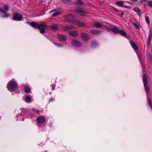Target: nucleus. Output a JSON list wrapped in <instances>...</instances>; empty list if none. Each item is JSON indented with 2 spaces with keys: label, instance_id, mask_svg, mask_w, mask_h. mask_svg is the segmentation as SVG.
Returning a JSON list of instances; mask_svg holds the SVG:
<instances>
[{
  "label": "nucleus",
  "instance_id": "f257e3e1",
  "mask_svg": "<svg viewBox=\"0 0 152 152\" xmlns=\"http://www.w3.org/2000/svg\"><path fill=\"white\" fill-rule=\"evenodd\" d=\"M64 18L68 22L75 24L78 26L81 27L85 25V23H81L78 20H75V16L74 15L69 14L65 15Z\"/></svg>",
  "mask_w": 152,
  "mask_h": 152
},
{
  "label": "nucleus",
  "instance_id": "f03ea898",
  "mask_svg": "<svg viewBox=\"0 0 152 152\" xmlns=\"http://www.w3.org/2000/svg\"><path fill=\"white\" fill-rule=\"evenodd\" d=\"M30 25L35 28L39 29L40 32L42 34H43L45 32V29L47 27V25H46L37 24L34 22H31Z\"/></svg>",
  "mask_w": 152,
  "mask_h": 152
},
{
  "label": "nucleus",
  "instance_id": "7ed1b4c3",
  "mask_svg": "<svg viewBox=\"0 0 152 152\" xmlns=\"http://www.w3.org/2000/svg\"><path fill=\"white\" fill-rule=\"evenodd\" d=\"M7 88L8 90L14 92L18 89V86L16 82L12 79L8 83Z\"/></svg>",
  "mask_w": 152,
  "mask_h": 152
},
{
  "label": "nucleus",
  "instance_id": "20e7f679",
  "mask_svg": "<svg viewBox=\"0 0 152 152\" xmlns=\"http://www.w3.org/2000/svg\"><path fill=\"white\" fill-rule=\"evenodd\" d=\"M22 16L21 15L15 12H14L13 13V16L12 19L15 21H20L22 20Z\"/></svg>",
  "mask_w": 152,
  "mask_h": 152
},
{
  "label": "nucleus",
  "instance_id": "39448f33",
  "mask_svg": "<svg viewBox=\"0 0 152 152\" xmlns=\"http://www.w3.org/2000/svg\"><path fill=\"white\" fill-rule=\"evenodd\" d=\"M73 11L82 16H84L85 15L86 13V11L83 10L81 8L79 7H78L77 8L74 9L73 10Z\"/></svg>",
  "mask_w": 152,
  "mask_h": 152
},
{
  "label": "nucleus",
  "instance_id": "423d86ee",
  "mask_svg": "<svg viewBox=\"0 0 152 152\" xmlns=\"http://www.w3.org/2000/svg\"><path fill=\"white\" fill-rule=\"evenodd\" d=\"M152 38V28H150L149 30V35L147 42V45L148 46L150 45Z\"/></svg>",
  "mask_w": 152,
  "mask_h": 152
},
{
  "label": "nucleus",
  "instance_id": "0eeeda50",
  "mask_svg": "<svg viewBox=\"0 0 152 152\" xmlns=\"http://www.w3.org/2000/svg\"><path fill=\"white\" fill-rule=\"evenodd\" d=\"M71 43L72 45L76 47H80L82 46L81 42L77 40H73L71 42Z\"/></svg>",
  "mask_w": 152,
  "mask_h": 152
},
{
  "label": "nucleus",
  "instance_id": "6e6552de",
  "mask_svg": "<svg viewBox=\"0 0 152 152\" xmlns=\"http://www.w3.org/2000/svg\"><path fill=\"white\" fill-rule=\"evenodd\" d=\"M0 12H2L3 15L1 16V17L3 18H7L9 16V14L4 10L3 8L0 7Z\"/></svg>",
  "mask_w": 152,
  "mask_h": 152
},
{
  "label": "nucleus",
  "instance_id": "1a4fd4ad",
  "mask_svg": "<svg viewBox=\"0 0 152 152\" xmlns=\"http://www.w3.org/2000/svg\"><path fill=\"white\" fill-rule=\"evenodd\" d=\"M81 38L84 41H87L90 38V36L86 33H82L81 34Z\"/></svg>",
  "mask_w": 152,
  "mask_h": 152
},
{
  "label": "nucleus",
  "instance_id": "9d476101",
  "mask_svg": "<svg viewBox=\"0 0 152 152\" xmlns=\"http://www.w3.org/2000/svg\"><path fill=\"white\" fill-rule=\"evenodd\" d=\"M74 28V27L72 25L69 26H63L62 27V29L66 31H69L70 30L73 29Z\"/></svg>",
  "mask_w": 152,
  "mask_h": 152
},
{
  "label": "nucleus",
  "instance_id": "9b49d317",
  "mask_svg": "<svg viewBox=\"0 0 152 152\" xmlns=\"http://www.w3.org/2000/svg\"><path fill=\"white\" fill-rule=\"evenodd\" d=\"M58 39L61 41H64L66 40V36L62 34H58Z\"/></svg>",
  "mask_w": 152,
  "mask_h": 152
},
{
  "label": "nucleus",
  "instance_id": "f8f14e48",
  "mask_svg": "<svg viewBox=\"0 0 152 152\" xmlns=\"http://www.w3.org/2000/svg\"><path fill=\"white\" fill-rule=\"evenodd\" d=\"M142 81L144 86L147 85L148 82V78L147 75L144 74L142 77Z\"/></svg>",
  "mask_w": 152,
  "mask_h": 152
},
{
  "label": "nucleus",
  "instance_id": "ddd939ff",
  "mask_svg": "<svg viewBox=\"0 0 152 152\" xmlns=\"http://www.w3.org/2000/svg\"><path fill=\"white\" fill-rule=\"evenodd\" d=\"M37 121L39 123L41 124L44 121L45 118L43 116H38L37 118Z\"/></svg>",
  "mask_w": 152,
  "mask_h": 152
},
{
  "label": "nucleus",
  "instance_id": "4468645a",
  "mask_svg": "<svg viewBox=\"0 0 152 152\" xmlns=\"http://www.w3.org/2000/svg\"><path fill=\"white\" fill-rule=\"evenodd\" d=\"M90 33L93 34H98L101 33V31L100 30H91Z\"/></svg>",
  "mask_w": 152,
  "mask_h": 152
},
{
  "label": "nucleus",
  "instance_id": "2eb2a0df",
  "mask_svg": "<svg viewBox=\"0 0 152 152\" xmlns=\"http://www.w3.org/2000/svg\"><path fill=\"white\" fill-rule=\"evenodd\" d=\"M69 34L70 36L74 37H77L78 36L77 33L75 31L69 32Z\"/></svg>",
  "mask_w": 152,
  "mask_h": 152
},
{
  "label": "nucleus",
  "instance_id": "dca6fc26",
  "mask_svg": "<svg viewBox=\"0 0 152 152\" xmlns=\"http://www.w3.org/2000/svg\"><path fill=\"white\" fill-rule=\"evenodd\" d=\"M130 42L132 45V47H133L134 50H137L138 49V48L136 45L135 43L133 42Z\"/></svg>",
  "mask_w": 152,
  "mask_h": 152
},
{
  "label": "nucleus",
  "instance_id": "f3484780",
  "mask_svg": "<svg viewBox=\"0 0 152 152\" xmlns=\"http://www.w3.org/2000/svg\"><path fill=\"white\" fill-rule=\"evenodd\" d=\"M50 27L53 30L56 31L58 29V25L57 24H53Z\"/></svg>",
  "mask_w": 152,
  "mask_h": 152
},
{
  "label": "nucleus",
  "instance_id": "a211bd4d",
  "mask_svg": "<svg viewBox=\"0 0 152 152\" xmlns=\"http://www.w3.org/2000/svg\"><path fill=\"white\" fill-rule=\"evenodd\" d=\"M134 10L137 12L139 15L140 16L142 15V12L138 8L135 7L134 9Z\"/></svg>",
  "mask_w": 152,
  "mask_h": 152
},
{
  "label": "nucleus",
  "instance_id": "6ab92c4d",
  "mask_svg": "<svg viewBox=\"0 0 152 152\" xmlns=\"http://www.w3.org/2000/svg\"><path fill=\"white\" fill-rule=\"evenodd\" d=\"M145 88V92L147 95H148L149 94V91L150 89L149 87L147 86V85L144 86Z\"/></svg>",
  "mask_w": 152,
  "mask_h": 152
},
{
  "label": "nucleus",
  "instance_id": "aec40b11",
  "mask_svg": "<svg viewBox=\"0 0 152 152\" xmlns=\"http://www.w3.org/2000/svg\"><path fill=\"white\" fill-rule=\"evenodd\" d=\"M94 25L97 28H101L102 26V25L100 23L96 22L94 23Z\"/></svg>",
  "mask_w": 152,
  "mask_h": 152
},
{
  "label": "nucleus",
  "instance_id": "412c9836",
  "mask_svg": "<svg viewBox=\"0 0 152 152\" xmlns=\"http://www.w3.org/2000/svg\"><path fill=\"white\" fill-rule=\"evenodd\" d=\"M112 31L115 34L118 33L120 30L118 29L116 27H113L112 29Z\"/></svg>",
  "mask_w": 152,
  "mask_h": 152
},
{
  "label": "nucleus",
  "instance_id": "4be33fe9",
  "mask_svg": "<svg viewBox=\"0 0 152 152\" xmlns=\"http://www.w3.org/2000/svg\"><path fill=\"white\" fill-rule=\"evenodd\" d=\"M116 4L121 7H124L123 5L124 4V2L122 1H119L116 2Z\"/></svg>",
  "mask_w": 152,
  "mask_h": 152
},
{
  "label": "nucleus",
  "instance_id": "5701e85b",
  "mask_svg": "<svg viewBox=\"0 0 152 152\" xmlns=\"http://www.w3.org/2000/svg\"><path fill=\"white\" fill-rule=\"evenodd\" d=\"M119 33L124 37H126L127 36L126 33L123 30H120Z\"/></svg>",
  "mask_w": 152,
  "mask_h": 152
},
{
  "label": "nucleus",
  "instance_id": "b1692460",
  "mask_svg": "<svg viewBox=\"0 0 152 152\" xmlns=\"http://www.w3.org/2000/svg\"><path fill=\"white\" fill-rule=\"evenodd\" d=\"M77 2H75V4H77L79 5L80 6H82L83 5V3L81 0H76Z\"/></svg>",
  "mask_w": 152,
  "mask_h": 152
},
{
  "label": "nucleus",
  "instance_id": "393cba45",
  "mask_svg": "<svg viewBox=\"0 0 152 152\" xmlns=\"http://www.w3.org/2000/svg\"><path fill=\"white\" fill-rule=\"evenodd\" d=\"M24 90L26 93H29L30 92V88L28 86H25Z\"/></svg>",
  "mask_w": 152,
  "mask_h": 152
},
{
  "label": "nucleus",
  "instance_id": "a878e982",
  "mask_svg": "<svg viewBox=\"0 0 152 152\" xmlns=\"http://www.w3.org/2000/svg\"><path fill=\"white\" fill-rule=\"evenodd\" d=\"M61 14V12L59 11H57L54 12L53 15H52V16H57L60 15Z\"/></svg>",
  "mask_w": 152,
  "mask_h": 152
},
{
  "label": "nucleus",
  "instance_id": "bb28decb",
  "mask_svg": "<svg viewBox=\"0 0 152 152\" xmlns=\"http://www.w3.org/2000/svg\"><path fill=\"white\" fill-rule=\"evenodd\" d=\"M20 110L21 111L20 115L22 116L25 113H26V110L25 108L20 109Z\"/></svg>",
  "mask_w": 152,
  "mask_h": 152
},
{
  "label": "nucleus",
  "instance_id": "cd10ccee",
  "mask_svg": "<svg viewBox=\"0 0 152 152\" xmlns=\"http://www.w3.org/2000/svg\"><path fill=\"white\" fill-rule=\"evenodd\" d=\"M146 4L150 6L151 7H152V1H148L146 2Z\"/></svg>",
  "mask_w": 152,
  "mask_h": 152
},
{
  "label": "nucleus",
  "instance_id": "c85d7f7f",
  "mask_svg": "<svg viewBox=\"0 0 152 152\" xmlns=\"http://www.w3.org/2000/svg\"><path fill=\"white\" fill-rule=\"evenodd\" d=\"M25 100L27 102H29L31 100V98L28 96H26L25 98Z\"/></svg>",
  "mask_w": 152,
  "mask_h": 152
},
{
  "label": "nucleus",
  "instance_id": "c756f323",
  "mask_svg": "<svg viewBox=\"0 0 152 152\" xmlns=\"http://www.w3.org/2000/svg\"><path fill=\"white\" fill-rule=\"evenodd\" d=\"M53 44L58 47H63V44L61 43H58L53 42Z\"/></svg>",
  "mask_w": 152,
  "mask_h": 152
},
{
  "label": "nucleus",
  "instance_id": "7c9ffc66",
  "mask_svg": "<svg viewBox=\"0 0 152 152\" xmlns=\"http://www.w3.org/2000/svg\"><path fill=\"white\" fill-rule=\"evenodd\" d=\"M145 20L147 23L148 24H149L150 23V21L148 17V16H146L145 17Z\"/></svg>",
  "mask_w": 152,
  "mask_h": 152
},
{
  "label": "nucleus",
  "instance_id": "2f4dec72",
  "mask_svg": "<svg viewBox=\"0 0 152 152\" xmlns=\"http://www.w3.org/2000/svg\"><path fill=\"white\" fill-rule=\"evenodd\" d=\"M3 7L4 9L6 10H8L9 9V7L7 5H4Z\"/></svg>",
  "mask_w": 152,
  "mask_h": 152
},
{
  "label": "nucleus",
  "instance_id": "473e14b6",
  "mask_svg": "<svg viewBox=\"0 0 152 152\" xmlns=\"http://www.w3.org/2000/svg\"><path fill=\"white\" fill-rule=\"evenodd\" d=\"M32 110L35 112V113H38L39 112V110L38 109H32Z\"/></svg>",
  "mask_w": 152,
  "mask_h": 152
},
{
  "label": "nucleus",
  "instance_id": "72a5a7b5",
  "mask_svg": "<svg viewBox=\"0 0 152 152\" xmlns=\"http://www.w3.org/2000/svg\"><path fill=\"white\" fill-rule=\"evenodd\" d=\"M147 0H142L140 1V3L141 4H143L144 3L146 2Z\"/></svg>",
  "mask_w": 152,
  "mask_h": 152
},
{
  "label": "nucleus",
  "instance_id": "f704fd0d",
  "mask_svg": "<svg viewBox=\"0 0 152 152\" xmlns=\"http://www.w3.org/2000/svg\"><path fill=\"white\" fill-rule=\"evenodd\" d=\"M133 25L137 29L139 28V27L138 25L137 24L135 23H133Z\"/></svg>",
  "mask_w": 152,
  "mask_h": 152
},
{
  "label": "nucleus",
  "instance_id": "c9c22d12",
  "mask_svg": "<svg viewBox=\"0 0 152 152\" xmlns=\"http://www.w3.org/2000/svg\"><path fill=\"white\" fill-rule=\"evenodd\" d=\"M96 42H92V46L93 47H94V45H96Z\"/></svg>",
  "mask_w": 152,
  "mask_h": 152
},
{
  "label": "nucleus",
  "instance_id": "e433bc0d",
  "mask_svg": "<svg viewBox=\"0 0 152 152\" xmlns=\"http://www.w3.org/2000/svg\"><path fill=\"white\" fill-rule=\"evenodd\" d=\"M148 103L149 104L150 106L151 107V102L149 100V99H148Z\"/></svg>",
  "mask_w": 152,
  "mask_h": 152
},
{
  "label": "nucleus",
  "instance_id": "4c0bfd02",
  "mask_svg": "<svg viewBox=\"0 0 152 152\" xmlns=\"http://www.w3.org/2000/svg\"><path fill=\"white\" fill-rule=\"evenodd\" d=\"M133 2H136L138 1V0H131Z\"/></svg>",
  "mask_w": 152,
  "mask_h": 152
},
{
  "label": "nucleus",
  "instance_id": "58836bf2",
  "mask_svg": "<svg viewBox=\"0 0 152 152\" xmlns=\"http://www.w3.org/2000/svg\"><path fill=\"white\" fill-rule=\"evenodd\" d=\"M113 9L116 12L119 11V10L116 8L114 7Z\"/></svg>",
  "mask_w": 152,
  "mask_h": 152
},
{
  "label": "nucleus",
  "instance_id": "ea45409f",
  "mask_svg": "<svg viewBox=\"0 0 152 152\" xmlns=\"http://www.w3.org/2000/svg\"><path fill=\"white\" fill-rule=\"evenodd\" d=\"M124 13L122 11L121 12V15L123 16L124 15Z\"/></svg>",
  "mask_w": 152,
  "mask_h": 152
},
{
  "label": "nucleus",
  "instance_id": "a19ab883",
  "mask_svg": "<svg viewBox=\"0 0 152 152\" xmlns=\"http://www.w3.org/2000/svg\"><path fill=\"white\" fill-rule=\"evenodd\" d=\"M54 11H55V9L51 10V11H50V13H51V12H53Z\"/></svg>",
  "mask_w": 152,
  "mask_h": 152
},
{
  "label": "nucleus",
  "instance_id": "79ce46f5",
  "mask_svg": "<svg viewBox=\"0 0 152 152\" xmlns=\"http://www.w3.org/2000/svg\"><path fill=\"white\" fill-rule=\"evenodd\" d=\"M52 90H54L55 89V87H54L52 85Z\"/></svg>",
  "mask_w": 152,
  "mask_h": 152
},
{
  "label": "nucleus",
  "instance_id": "37998d69",
  "mask_svg": "<svg viewBox=\"0 0 152 152\" xmlns=\"http://www.w3.org/2000/svg\"><path fill=\"white\" fill-rule=\"evenodd\" d=\"M53 100V99L52 98H50L49 99V102H50L51 101H52Z\"/></svg>",
  "mask_w": 152,
  "mask_h": 152
},
{
  "label": "nucleus",
  "instance_id": "c03bdc74",
  "mask_svg": "<svg viewBox=\"0 0 152 152\" xmlns=\"http://www.w3.org/2000/svg\"><path fill=\"white\" fill-rule=\"evenodd\" d=\"M21 117H20L19 118H18V119L19 120H20V119H21Z\"/></svg>",
  "mask_w": 152,
  "mask_h": 152
},
{
  "label": "nucleus",
  "instance_id": "a18cd8bd",
  "mask_svg": "<svg viewBox=\"0 0 152 152\" xmlns=\"http://www.w3.org/2000/svg\"><path fill=\"white\" fill-rule=\"evenodd\" d=\"M23 120H24V119H23V120H21V121H23Z\"/></svg>",
  "mask_w": 152,
  "mask_h": 152
}]
</instances>
